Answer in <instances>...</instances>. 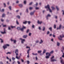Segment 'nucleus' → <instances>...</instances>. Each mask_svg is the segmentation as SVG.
Listing matches in <instances>:
<instances>
[{
  "label": "nucleus",
  "instance_id": "obj_59",
  "mask_svg": "<svg viewBox=\"0 0 64 64\" xmlns=\"http://www.w3.org/2000/svg\"><path fill=\"white\" fill-rule=\"evenodd\" d=\"M26 1H24V4H26Z\"/></svg>",
  "mask_w": 64,
  "mask_h": 64
},
{
  "label": "nucleus",
  "instance_id": "obj_45",
  "mask_svg": "<svg viewBox=\"0 0 64 64\" xmlns=\"http://www.w3.org/2000/svg\"><path fill=\"white\" fill-rule=\"evenodd\" d=\"M62 11L63 12L62 13L63 15H64V10H62Z\"/></svg>",
  "mask_w": 64,
  "mask_h": 64
},
{
  "label": "nucleus",
  "instance_id": "obj_63",
  "mask_svg": "<svg viewBox=\"0 0 64 64\" xmlns=\"http://www.w3.org/2000/svg\"><path fill=\"white\" fill-rule=\"evenodd\" d=\"M38 29H39V30H41V27H38Z\"/></svg>",
  "mask_w": 64,
  "mask_h": 64
},
{
  "label": "nucleus",
  "instance_id": "obj_60",
  "mask_svg": "<svg viewBox=\"0 0 64 64\" xmlns=\"http://www.w3.org/2000/svg\"><path fill=\"white\" fill-rule=\"evenodd\" d=\"M16 59H18V56H16Z\"/></svg>",
  "mask_w": 64,
  "mask_h": 64
},
{
  "label": "nucleus",
  "instance_id": "obj_43",
  "mask_svg": "<svg viewBox=\"0 0 64 64\" xmlns=\"http://www.w3.org/2000/svg\"><path fill=\"white\" fill-rule=\"evenodd\" d=\"M62 57L63 58H64V53H63V55L62 56Z\"/></svg>",
  "mask_w": 64,
  "mask_h": 64
},
{
  "label": "nucleus",
  "instance_id": "obj_55",
  "mask_svg": "<svg viewBox=\"0 0 64 64\" xmlns=\"http://www.w3.org/2000/svg\"><path fill=\"white\" fill-rule=\"evenodd\" d=\"M32 3H33V2H30V4H29L30 5H32Z\"/></svg>",
  "mask_w": 64,
  "mask_h": 64
},
{
  "label": "nucleus",
  "instance_id": "obj_64",
  "mask_svg": "<svg viewBox=\"0 0 64 64\" xmlns=\"http://www.w3.org/2000/svg\"><path fill=\"white\" fill-rule=\"evenodd\" d=\"M15 63V61H14L12 62V64H14Z\"/></svg>",
  "mask_w": 64,
  "mask_h": 64
},
{
  "label": "nucleus",
  "instance_id": "obj_15",
  "mask_svg": "<svg viewBox=\"0 0 64 64\" xmlns=\"http://www.w3.org/2000/svg\"><path fill=\"white\" fill-rule=\"evenodd\" d=\"M51 8H52V10H55V8L53 6H52Z\"/></svg>",
  "mask_w": 64,
  "mask_h": 64
},
{
  "label": "nucleus",
  "instance_id": "obj_49",
  "mask_svg": "<svg viewBox=\"0 0 64 64\" xmlns=\"http://www.w3.org/2000/svg\"><path fill=\"white\" fill-rule=\"evenodd\" d=\"M54 29H55V28H56V25L55 24H54Z\"/></svg>",
  "mask_w": 64,
  "mask_h": 64
},
{
  "label": "nucleus",
  "instance_id": "obj_57",
  "mask_svg": "<svg viewBox=\"0 0 64 64\" xmlns=\"http://www.w3.org/2000/svg\"><path fill=\"white\" fill-rule=\"evenodd\" d=\"M11 28H15V26H11Z\"/></svg>",
  "mask_w": 64,
  "mask_h": 64
},
{
  "label": "nucleus",
  "instance_id": "obj_26",
  "mask_svg": "<svg viewBox=\"0 0 64 64\" xmlns=\"http://www.w3.org/2000/svg\"><path fill=\"white\" fill-rule=\"evenodd\" d=\"M59 45H60V43H59V42H57V46H59Z\"/></svg>",
  "mask_w": 64,
  "mask_h": 64
},
{
  "label": "nucleus",
  "instance_id": "obj_61",
  "mask_svg": "<svg viewBox=\"0 0 64 64\" xmlns=\"http://www.w3.org/2000/svg\"><path fill=\"white\" fill-rule=\"evenodd\" d=\"M4 7H6V4H5V3H4Z\"/></svg>",
  "mask_w": 64,
  "mask_h": 64
},
{
  "label": "nucleus",
  "instance_id": "obj_44",
  "mask_svg": "<svg viewBox=\"0 0 64 64\" xmlns=\"http://www.w3.org/2000/svg\"><path fill=\"white\" fill-rule=\"evenodd\" d=\"M28 54V55L27 56V57L28 58H29V54Z\"/></svg>",
  "mask_w": 64,
  "mask_h": 64
},
{
  "label": "nucleus",
  "instance_id": "obj_30",
  "mask_svg": "<svg viewBox=\"0 0 64 64\" xmlns=\"http://www.w3.org/2000/svg\"><path fill=\"white\" fill-rule=\"evenodd\" d=\"M27 21H25V22H23V24H26L27 23Z\"/></svg>",
  "mask_w": 64,
  "mask_h": 64
},
{
  "label": "nucleus",
  "instance_id": "obj_32",
  "mask_svg": "<svg viewBox=\"0 0 64 64\" xmlns=\"http://www.w3.org/2000/svg\"><path fill=\"white\" fill-rule=\"evenodd\" d=\"M1 12H4V9H2L1 10Z\"/></svg>",
  "mask_w": 64,
  "mask_h": 64
},
{
  "label": "nucleus",
  "instance_id": "obj_2",
  "mask_svg": "<svg viewBox=\"0 0 64 64\" xmlns=\"http://www.w3.org/2000/svg\"><path fill=\"white\" fill-rule=\"evenodd\" d=\"M45 8H48L49 9L50 12H52V10L50 9V6L49 4L48 5L46 6H45Z\"/></svg>",
  "mask_w": 64,
  "mask_h": 64
},
{
  "label": "nucleus",
  "instance_id": "obj_5",
  "mask_svg": "<svg viewBox=\"0 0 64 64\" xmlns=\"http://www.w3.org/2000/svg\"><path fill=\"white\" fill-rule=\"evenodd\" d=\"M10 40L11 41H14V43H15L16 42V40H12V39H11Z\"/></svg>",
  "mask_w": 64,
  "mask_h": 64
},
{
  "label": "nucleus",
  "instance_id": "obj_46",
  "mask_svg": "<svg viewBox=\"0 0 64 64\" xmlns=\"http://www.w3.org/2000/svg\"><path fill=\"white\" fill-rule=\"evenodd\" d=\"M19 3V1L17 0L16 1V3L18 4Z\"/></svg>",
  "mask_w": 64,
  "mask_h": 64
},
{
  "label": "nucleus",
  "instance_id": "obj_29",
  "mask_svg": "<svg viewBox=\"0 0 64 64\" xmlns=\"http://www.w3.org/2000/svg\"><path fill=\"white\" fill-rule=\"evenodd\" d=\"M19 6L20 7H22L23 6V5L22 4H20L19 5Z\"/></svg>",
  "mask_w": 64,
  "mask_h": 64
},
{
  "label": "nucleus",
  "instance_id": "obj_9",
  "mask_svg": "<svg viewBox=\"0 0 64 64\" xmlns=\"http://www.w3.org/2000/svg\"><path fill=\"white\" fill-rule=\"evenodd\" d=\"M35 11L34 10L33 12H31L30 13V14L31 15H33L34 13H35Z\"/></svg>",
  "mask_w": 64,
  "mask_h": 64
},
{
  "label": "nucleus",
  "instance_id": "obj_53",
  "mask_svg": "<svg viewBox=\"0 0 64 64\" xmlns=\"http://www.w3.org/2000/svg\"><path fill=\"white\" fill-rule=\"evenodd\" d=\"M26 48H29H29H30V47L28 46H26Z\"/></svg>",
  "mask_w": 64,
  "mask_h": 64
},
{
  "label": "nucleus",
  "instance_id": "obj_6",
  "mask_svg": "<svg viewBox=\"0 0 64 64\" xmlns=\"http://www.w3.org/2000/svg\"><path fill=\"white\" fill-rule=\"evenodd\" d=\"M3 48L4 49H6V48H7V46H6V45L5 44L3 46Z\"/></svg>",
  "mask_w": 64,
  "mask_h": 64
},
{
  "label": "nucleus",
  "instance_id": "obj_62",
  "mask_svg": "<svg viewBox=\"0 0 64 64\" xmlns=\"http://www.w3.org/2000/svg\"><path fill=\"white\" fill-rule=\"evenodd\" d=\"M28 24H30V23H31V22L30 21H28Z\"/></svg>",
  "mask_w": 64,
  "mask_h": 64
},
{
  "label": "nucleus",
  "instance_id": "obj_1",
  "mask_svg": "<svg viewBox=\"0 0 64 64\" xmlns=\"http://www.w3.org/2000/svg\"><path fill=\"white\" fill-rule=\"evenodd\" d=\"M54 58V56H52V57L50 58L51 61L52 62H54V61H57V60L55 59H53Z\"/></svg>",
  "mask_w": 64,
  "mask_h": 64
},
{
  "label": "nucleus",
  "instance_id": "obj_21",
  "mask_svg": "<svg viewBox=\"0 0 64 64\" xmlns=\"http://www.w3.org/2000/svg\"><path fill=\"white\" fill-rule=\"evenodd\" d=\"M38 24H41L42 23V22H39V21H38Z\"/></svg>",
  "mask_w": 64,
  "mask_h": 64
},
{
  "label": "nucleus",
  "instance_id": "obj_27",
  "mask_svg": "<svg viewBox=\"0 0 64 64\" xmlns=\"http://www.w3.org/2000/svg\"><path fill=\"white\" fill-rule=\"evenodd\" d=\"M5 16V14H3L2 15V17H4V16Z\"/></svg>",
  "mask_w": 64,
  "mask_h": 64
},
{
  "label": "nucleus",
  "instance_id": "obj_54",
  "mask_svg": "<svg viewBox=\"0 0 64 64\" xmlns=\"http://www.w3.org/2000/svg\"><path fill=\"white\" fill-rule=\"evenodd\" d=\"M6 54H11V52H8Z\"/></svg>",
  "mask_w": 64,
  "mask_h": 64
},
{
  "label": "nucleus",
  "instance_id": "obj_41",
  "mask_svg": "<svg viewBox=\"0 0 64 64\" xmlns=\"http://www.w3.org/2000/svg\"><path fill=\"white\" fill-rule=\"evenodd\" d=\"M16 23L17 24H18V25L19 24V22H18V21L16 20Z\"/></svg>",
  "mask_w": 64,
  "mask_h": 64
},
{
  "label": "nucleus",
  "instance_id": "obj_47",
  "mask_svg": "<svg viewBox=\"0 0 64 64\" xmlns=\"http://www.w3.org/2000/svg\"><path fill=\"white\" fill-rule=\"evenodd\" d=\"M9 8L10 10H11V6H10L9 7Z\"/></svg>",
  "mask_w": 64,
  "mask_h": 64
},
{
  "label": "nucleus",
  "instance_id": "obj_10",
  "mask_svg": "<svg viewBox=\"0 0 64 64\" xmlns=\"http://www.w3.org/2000/svg\"><path fill=\"white\" fill-rule=\"evenodd\" d=\"M43 43V40H40V41L39 42V43L40 44H42V43Z\"/></svg>",
  "mask_w": 64,
  "mask_h": 64
},
{
  "label": "nucleus",
  "instance_id": "obj_51",
  "mask_svg": "<svg viewBox=\"0 0 64 64\" xmlns=\"http://www.w3.org/2000/svg\"><path fill=\"white\" fill-rule=\"evenodd\" d=\"M6 46H9V44H6Z\"/></svg>",
  "mask_w": 64,
  "mask_h": 64
},
{
  "label": "nucleus",
  "instance_id": "obj_38",
  "mask_svg": "<svg viewBox=\"0 0 64 64\" xmlns=\"http://www.w3.org/2000/svg\"><path fill=\"white\" fill-rule=\"evenodd\" d=\"M58 38L60 40H62V38H59V37H58Z\"/></svg>",
  "mask_w": 64,
  "mask_h": 64
},
{
  "label": "nucleus",
  "instance_id": "obj_14",
  "mask_svg": "<svg viewBox=\"0 0 64 64\" xmlns=\"http://www.w3.org/2000/svg\"><path fill=\"white\" fill-rule=\"evenodd\" d=\"M30 51V48H29L28 50L27 51V53L29 54V51Z\"/></svg>",
  "mask_w": 64,
  "mask_h": 64
},
{
  "label": "nucleus",
  "instance_id": "obj_56",
  "mask_svg": "<svg viewBox=\"0 0 64 64\" xmlns=\"http://www.w3.org/2000/svg\"><path fill=\"white\" fill-rule=\"evenodd\" d=\"M50 33V32H49V31H48L47 32V34H49Z\"/></svg>",
  "mask_w": 64,
  "mask_h": 64
},
{
  "label": "nucleus",
  "instance_id": "obj_35",
  "mask_svg": "<svg viewBox=\"0 0 64 64\" xmlns=\"http://www.w3.org/2000/svg\"><path fill=\"white\" fill-rule=\"evenodd\" d=\"M39 42V40H37L36 41V43H38Z\"/></svg>",
  "mask_w": 64,
  "mask_h": 64
},
{
  "label": "nucleus",
  "instance_id": "obj_18",
  "mask_svg": "<svg viewBox=\"0 0 64 64\" xmlns=\"http://www.w3.org/2000/svg\"><path fill=\"white\" fill-rule=\"evenodd\" d=\"M60 38H62L63 37H64V35H60Z\"/></svg>",
  "mask_w": 64,
  "mask_h": 64
},
{
  "label": "nucleus",
  "instance_id": "obj_11",
  "mask_svg": "<svg viewBox=\"0 0 64 64\" xmlns=\"http://www.w3.org/2000/svg\"><path fill=\"white\" fill-rule=\"evenodd\" d=\"M1 32L2 34H6V32H5V30H4V32Z\"/></svg>",
  "mask_w": 64,
  "mask_h": 64
},
{
  "label": "nucleus",
  "instance_id": "obj_7",
  "mask_svg": "<svg viewBox=\"0 0 64 64\" xmlns=\"http://www.w3.org/2000/svg\"><path fill=\"white\" fill-rule=\"evenodd\" d=\"M51 16V15L50 14H48L47 16L46 17V19H48V17H50Z\"/></svg>",
  "mask_w": 64,
  "mask_h": 64
},
{
  "label": "nucleus",
  "instance_id": "obj_3",
  "mask_svg": "<svg viewBox=\"0 0 64 64\" xmlns=\"http://www.w3.org/2000/svg\"><path fill=\"white\" fill-rule=\"evenodd\" d=\"M61 27H62V25L61 24H60L59 26V27L58 28H57V30H58V29H61Z\"/></svg>",
  "mask_w": 64,
  "mask_h": 64
},
{
  "label": "nucleus",
  "instance_id": "obj_25",
  "mask_svg": "<svg viewBox=\"0 0 64 64\" xmlns=\"http://www.w3.org/2000/svg\"><path fill=\"white\" fill-rule=\"evenodd\" d=\"M50 56H46V59H47L48 58H49V57H50Z\"/></svg>",
  "mask_w": 64,
  "mask_h": 64
},
{
  "label": "nucleus",
  "instance_id": "obj_28",
  "mask_svg": "<svg viewBox=\"0 0 64 64\" xmlns=\"http://www.w3.org/2000/svg\"><path fill=\"white\" fill-rule=\"evenodd\" d=\"M16 17L17 18H18V19H20V16H17Z\"/></svg>",
  "mask_w": 64,
  "mask_h": 64
},
{
  "label": "nucleus",
  "instance_id": "obj_31",
  "mask_svg": "<svg viewBox=\"0 0 64 64\" xmlns=\"http://www.w3.org/2000/svg\"><path fill=\"white\" fill-rule=\"evenodd\" d=\"M20 30L21 31H23V30H24V29L23 28H20Z\"/></svg>",
  "mask_w": 64,
  "mask_h": 64
},
{
  "label": "nucleus",
  "instance_id": "obj_24",
  "mask_svg": "<svg viewBox=\"0 0 64 64\" xmlns=\"http://www.w3.org/2000/svg\"><path fill=\"white\" fill-rule=\"evenodd\" d=\"M20 29H21V28L20 27H18L17 28V29L18 30H20Z\"/></svg>",
  "mask_w": 64,
  "mask_h": 64
},
{
  "label": "nucleus",
  "instance_id": "obj_40",
  "mask_svg": "<svg viewBox=\"0 0 64 64\" xmlns=\"http://www.w3.org/2000/svg\"><path fill=\"white\" fill-rule=\"evenodd\" d=\"M29 29H28L27 30H26V32L27 33H28V32H29Z\"/></svg>",
  "mask_w": 64,
  "mask_h": 64
},
{
  "label": "nucleus",
  "instance_id": "obj_4",
  "mask_svg": "<svg viewBox=\"0 0 64 64\" xmlns=\"http://www.w3.org/2000/svg\"><path fill=\"white\" fill-rule=\"evenodd\" d=\"M60 63L61 64H64V61H63V60L62 59H61L60 60Z\"/></svg>",
  "mask_w": 64,
  "mask_h": 64
},
{
  "label": "nucleus",
  "instance_id": "obj_19",
  "mask_svg": "<svg viewBox=\"0 0 64 64\" xmlns=\"http://www.w3.org/2000/svg\"><path fill=\"white\" fill-rule=\"evenodd\" d=\"M46 52V50H44L43 52V54H44V53H45Z\"/></svg>",
  "mask_w": 64,
  "mask_h": 64
},
{
  "label": "nucleus",
  "instance_id": "obj_17",
  "mask_svg": "<svg viewBox=\"0 0 64 64\" xmlns=\"http://www.w3.org/2000/svg\"><path fill=\"white\" fill-rule=\"evenodd\" d=\"M62 50H61V51L62 52V53L63 52V50H64V46H63L62 47Z\"/></svg>",
  "mask_w": 64,
  "mask_h": 64
},
{
  "label": "nucleus",
  "instance_id": "obj_48",
  "mask_svg": "<svg viewBox=\"0 0 64 64\" xmlns=\"http://www.w3.org/2000/svg\"><path fill=\"white\" fill-rule=\"evenodd\" d=\"M28 35L29 36H31V33H29V34H28Z\"/></svg>",
  "mask_w": 64,
  "mask_h": 64
},
{
  "label": "nucleus",
  "instance_id": "obj_8",
  "mask_svg": "<svg viewBox=\"0 0 64 64\" xmlns=\"http://www.w3.org/2000/svg\"><path fill=\"white\" fill-rule=\"evenodd\" d=\"M46 55L47 56V55H48V56H50L51 55V54H50V53H49L48 52H46Z\"/></svg>",
  "mask_w": 64,
  "mask_h": 64
},
{
  "label": "nucleus",
  "instance_id": "obj_50",
  "mask_svg": "<svg viewBox=\"0 0 64 64\" xmlns=\"http://www.w3.org/2000/svg\"><path fill=\"white\" fill-rule=\"evenodd\" d=\"M34 25H32V28H34Z\"/></svg>",
  "mask_w": 64,
  "mask_h": 64
},
{
  "label": "nucleus",
  "instance_id": "obj_37",
  "mask_svg": "<svg viewBox=\"0 0 64 64\" xmlns=\"http://www.w3.org/2000/svg\"><path fill=\"white\" fill-rule=\"evenodd\" d=\"M12 59L13 61H14V60L15 59V58L14 57H12Z\"/></svg>",
  "mask_w": 64,
  "mask_h": 64
},
{
  "label": "nucleus",
  "instance_id": "obj_52",
  "mask_svg": "<svg viewBox=\"0 0 64 64\" xmlns=\"http://www.w3.org/2000/svg\"><path fill=\"white\" fill-rule=\"evenodd\" d=\"M22 28L24 29H25V28H26V27H24V26H23Z\"/></svg>",
  "mask_w": 64,
  "mask_h": 64
},
{
  "label": "nucleus",
  "instance_id": "obj_12",
  "mask_svg": "<svg viewBox=\"0 0 64 64\" xmlns=\"http://www.w3.org/2000/svg\"><path fill=\"white\" fill-rule=\"evenodd\" d=\"M32 54L33 55H38V54L37 53L34 54V53H32Z\"/></svg>",
  "mask_w": 64,
  "mask_h": 64
},
{
  "label": "nucleus",
  "instance_id": "obj_22",
  "mask_svg": "<svg viewBox=\"0 0 64 64\" xmlns=\"http://www.w3.org/2000/svg\"><path fill=\"white\" fill-rule=\"evenodd\" d=\"M18 52V49H16V50L15 51V53H16Z\"/></svg>",
  "mask_w": 64,
  "mask_h": 64
},
{
  "label": "nucleus",
  "instance_id": "obj_36",
  "mask_svg": "<svg viewBox=\"0 0 64 64\" xmlns=\"http://www.w3.org/2000/svg\"><path fill=\"white\" fill-rule=\"evenodd\" d=\"M30 10H32V9H33V8L31 7H30L29 8Z\"/></svg>",
  "mask_w": 64,
  "mask_h": 64
},
{
  "label": "nucleus",
  "instance_id": "obj_42",
  "mask_svg": "<svg viewBox=\"0 0 64 64\" xmlns=\"http://www.w3.org/2000/svg\"><path fill=\"white\" fill-rule=\"evenodd\" d=\"M17 63L18 64H20V62L18 61H17Z\"/></svg>",
  "mask_w": 64,
  "mask_h": 64
},
{
  "label": "nucleus",
  "instance_id": "obj_23",
  "mask_svg": "<svg viewBox=\"0 0 64 64\" xmlns=\"http://www.w3.org/2000/svg\"><path fill=\"white\" fill-rule=\"evenodd\" d=\"M42 52V50H38V53H41Z\"/></svg>",
  "mask_w": 64,
  "mask_h": 64
},
{
  "label": "nucleus",
  "instance_id": "obj_34",
  "mask_svg": "<svg viewBox=\"0 0 64 64\" xmlns=\"http://www.w3.org/2000/svg\"><path fill=\"white\" fill-rule=\"evenodd\" d=\"M45 30V28L44 27L43 28L42 30L43 31H44Z\"/></svg>",
  "mask_w": 64,
  "mask_h": 64
},
{
  "label": "nucleus",
  "instance_id": "obj_39",
  "mask_svg": "<svg viewBox=\"0 0 64 64\" xmlns=\"http://www.w3.org/2000/svg\"><path fill=\"white\" fill-rule=\"evenodd\" d=\"M49 30H50V31H52V28L51 27L50 28H49Z\"/></svg>",
  "mask_w": 64,
  "mask_h": 64
},
{
  "label": "nucleus",
  "instance_id": "obj_33",
  "mask_svg": "<svg viewBox=\"0 0 64 64\" xmlns=\"http://www.w3.org/2000/svg\"><path fill=\"white\" fill-rule=\"evenodd\" d=\"M53 50H52L51 52H50V54H52V53H53Z\"/></svg>",
  "mask_w": 64,
  "mask_h": 64
},
{
  "label": "nucleus",
  "instance_id": "obj_16",
  "mask_svg": "<svg viewBox=\"0 0 64 64\" xmlns=\"http://www.w3.org/2000/svg\"><path fill=\"white\" fill-rule=\"evenodd\" d=\"M27 35H24L23 36V37L24 38H27Z\"/></svg>",
  "mask_w": 64,
  "mask_h": 64
},
{
  "label": "nucleus",
  "instance_id": "obj_58",
  "mask_svg": "<svg viewBox=\"0 0 64 64\" xmlns=\"http://www.w3.org/2000/svg\"><path fill=\"white\" fill-rule=\"evenodd\" d=\"M27 63H28V64H29V63H30V62L28 60L27 61Z\"/></svg>",
  "mask_w": 64,
  "mask_h": 64
},
{
  "label": "nucleus",
  "instance_id": "obj_13",
  "mask_svg": "<svg viewBox=\"0 0 64 64\" xmlns=\"http://www.w3.org/2000/svg\"><path fill=\"white\" fill-rule=\"evenodd\" d=\"M56 8L57 11H59V8H58V6H56Z\"/></svg>",
  "mask_w": 64,
  "mask_h": 64
},
{
  "label": "nucleus",
  "instance_id": "obj_20",
  "mask_svg": "<svg viewBox=\"0 0 64 64\" xmlns=\"http://www.w3.org/2000/svg\"><path fill=\"white\" fill-rule=\"evenodd\" d=\"M25 41V39H22V43L23 44L24 42Z\"/></svg>",
  "mask_w": 64,
  "mask_h": 64
}]
</instances>
